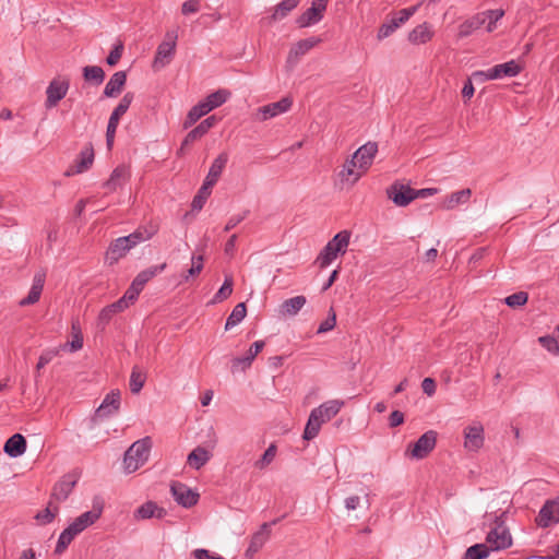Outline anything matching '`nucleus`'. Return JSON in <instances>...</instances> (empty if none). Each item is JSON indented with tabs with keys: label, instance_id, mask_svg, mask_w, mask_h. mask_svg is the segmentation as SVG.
Segmentation results:
<instances>
[{
	"label": "nucleus",
	"instance_id": "f257e3e1",
	"mask_svg": "<svg viewBox=\"0 0 559 559\" xmlns=\"http://www.w3.org/2000/svg\"><path fill=\"white\" fill-rule=\"evenodd\" d=\"M157 233L156 226H140L128 236L115 239L106 252V260L110 265L117 263L121 258L136 245L150 240Z\"/></svg>",
	"mask_w": 559,
	"mask_h": 559
},
{
	"label": "nucleus",
	"instance_id": "f03ea898",
	"mask_svg": "<svg viewBox=\"0 0 559 559\" xmlns=\"http://www.w3.org/2000/svg\"><path fill=\"white\" fill-rule=\"evenodd\" d=\"M344 404V401L341 400H330L313 408L306 424L302 438L305 440L314 439L318 436L322 424L335 417Z\"/></svg>",
	"mask_w": 559,
	"mask_h": 559
},
{
	"label": "nucleus",
	"instance_id": "7ed1b4c3",
	"mask_svg": "<svg viewBox=\"0 0 559 559\" xmlns=\"http://www.w3.org/2000/svg\"><path fill=\"white\" fill-rule=\"evenodd\" d=\"M152 449V439L144 437L131 444L123 456V468L127 473H133L139 469L148 460Z\"/></svg>",
	"mask_w": 559,
	"mask_h": 559
},
{
	"label": "nucleus",
	"instance_id": "20e7f679",
	"mask_svg": "<svg viewBox=\"0 0 559 559\" xmlns=\"http://www.w3.org/2000/svg\"><path fill=\"white\" fill-rule=\"evenodd\" d=\"M504 515L506 512H502L495 516L493 527L487 534L486 542L491 550L506 549L512 545L511 534L504 524Z\"/></svg>",
	"mask_w": 559,
	"mask_h": 559
},
{
	"label": "nucleus",
	"instance_id": "39448f33",
	"mask_svg": "<svg viewBox=\"0 0 559 559\" xmlns=\"http://www.w3.org/2000/svg\"><path fill=\"white\" fill-rule=\"evenodd\" d=\"M133 98H134L133 93H131V92L126 93L123 95V97L120 99L117 107L112 110V112L109 117L107 130H106V143L109 148L112 146V143L115 140V134H116V131H117V128L119 124V120H120L121 116H123L127 112V110L129 109Z\"/></svg>",
	"mask_w": 559,
	"mask_h": 559
},
{
	"label": "nucleus",
	"instance_id": "423d86ee",
	"mask_svg": "<svg viewBox=\"0 0 559 559\" xmlns=\"http://www.w3.org/2000/svg\"><path fill=\"white\" fill-rule=\"evenodd\" d=\"M177 33L168 31L165 35V40L162 41L156 50L154 58V68H164L171 60L176 50Z\"/></svg>",
	"mask_w": 559,
	"mask_h": 559
},
{
	"label": "nucleus",
	"instance_id": "0eeeda50",
	"mask_svg": "<svg viewBox=\"0 0 559 559\" xmlns=\"http://www.w3.org/2000/svg\"><path fill=\"white\" fill-rule=\"evenodd\" d=\"M120 403H121L120 391H118V390L110 391L105 396V399L103 400V402L98 406V408L95 411V414H94L92 420L94 423H97L98 420L108 418V417L117 414L118 411L120 409Z\"/></svg>",
	"mask_w": 559,
	"mask_h": 559
},
{
	"label": "nucleus",
	"instance_id": "6e6552de",
	"mask_svg": "<svg viewBox=\"0 0 559 559\" xmlns=\"http://www.w3.org/2000/svg\"><path fill=\"white\" fill-rule=\"evenodd\" d=\"M464 448L468 452H478L485 442V430L480 423H473L464 428Z\"/></svg>",
	"mask_w": 559,
	"mask_h": 559
},
{
	"label": "nucleus",
	"instance_id": "1a4fd4ad",
	"mask_svg": "<svg viewBox=\"0 0 559 559\" xmlns=\"http://www.w3.org/2000/svg\"><path fill=\"white\" fill-rule=\"evenodd\" d=\"M328 2L329 0H312L311 7L296 20L297 25L304 28L319 23L326 10Z\"/></svg>",
	"mask_w": 559,
	"mask_h": 559
},
{
	"label": "nucleus",
	"instance_id": "9d476101",
	"mask_svg": "<svg viewBox=\"0 0 559 559\" xmlns=\"http://www.w3.org/2000/svg\"><path fill=\"white\" fill-rule=\"evenodd\" d=\"M559 523V499H548L545 501L544 506L540 508L538 515L536 518V524L546 528L551 524Z\"/></svg>",
	"mask_w": 559,
	"mask_h": 559
},
{
	"label": "nucleus",
	"instance_id": "9b49d317",
	"mask_svg": "<svg viewBox=\"0 0 559 559\" xmlns=\"http://www.w3.org/2000/svg\"><path fill=\"white\" fill-rule=\"evenodd\" d=\"M170 492L175 501L187 509L195 506L200 497L198 492L180 481H174L170 485Z\"/></svg>",
	"mask_w": 559,
	"mask_h": 559
},
{
	"label": "nucleus",
	"instance_id": "f8f14e48",
	"mask_svg": "<svg viewBox=\"0 0 559 559\" xmlns=\"http://www.w3.org/2000/svg\"><path fill=\"white\" fill-rule=\"evenodd\" d=\"M292 105L293 99L290 97H283L278 102L271 103L258 108L254 117L259 121H265L288 111Z\"/></svg>",
	"mask_w": 559,
	"mask_h": 559
},
{
	"label": "nucleus",
	"instance_id": "ddd939ff",
	"mask_svg": "<svg viewBox=\"0 0 559 559\" xmlns=\"http://www.w3.org/2000/svg\"><path fill=\"white\" fill-rule=\"evenodd\" d=\"M436 443L437 432L435 430H428L413 444L409 455L413 459L421 460L435 449Z\"/></svg>",
	"mask_w": 559,
	"mask_h": 559
},
{
	"label": "nucleus",
	"instance_id": "4468645a",
	"mask_svg": "<svg viewBox=\"0 0 559 559\" xmlns=\"http://www.w3.org/2000/svg\"><path fill=\"white\" fill-rule=\"evenodd\" d=\"M70 83L68 80L53 79L46 90L45 107L51 109L63 99L69 91Z\"/></svg>",
	"mask_w": 559,
	"mask_h": 559
},
{
	"label": "nucleus",
	"instance_id": "2eb2a0df",
	"mask_svg": "<svg viewBox=\"0 0 559 559\" xmlns=\"http://www.w3.org/2000/svg\"><path fill=\"white\" fill-rule=\"evenodd\" d=\"M386 194L390 200L396 206H407L412 201L415 200L414 189L409 186H404L399 182H394L386 189Z\"/></svg>",
	"mask_w": 559,
	"mask_h": 559
},
{
	"label": "nucleus",
	"instance_id": "dca6fc26",
	"mask_svg": "<svg viewBox=\"0 0 559 559\" xmlns=\"http://www.w3.org/2000/svg\"><path fill=\"white\" fill-rule=\"evenodd\" d=\"M80 475L76 472H71L63 475L60 480L55 485L51 497L58 501L68 499L73 488L75 487Z\"/></svg>",
	"mask_w": 559,
	"mask_h": 559
},
{
	"label": "nucleus",
	"instance_id": "f3484780",
	"mask_svg": "<svg viewBox=\"0 0 559 559\" xmlns=\"http://www.w3.org/2000/svg\"><path fill=\"white\" fill-rule=\"evenodd\" d=\"M321 39L319 37H309L297 41L289 50L287 56V64L295 67L299 59L317 46Z\"/></svg>",
	"mask_w": 559,
	"mask_h": 559
},
{
	"label": "nucleus",
	"instance_id": "a211bd4d",
	"mask_svg": "<svg viewBox=\"0 0 559 559\" xmlns=\"http://www.w3.org/2000/svg\"><path fill=\"white\" fill-rule=\"evenodd\" d=\"M378 152V144L376 142H367L360 146L354 154V159L358 164V168L364 173L371 166L372 160Z\"/></svg>",
	"mask_w": 559,
	"mask_h": 559
},
{
	"label": "nucleus",
	"instance_id": "6ab92c4d",
	"mask_svg": "<svg viewBox=\"0 0 559 559\" xmlns=\"http://www.w3.org/2000/svg\"><path fill=\"white\" fill-rule=\"evenodd\" d=\"M93 162H94V148L90 144L81 151L79 158L75 162V165L73 167L69 168L64 173V175L67 177H70L73 175L82 174L91 168V166L93 165Z\"/></svg>",
	"mask_w": 559,
	"mask_h": 559
},
{
	"label": "nucleus",
	"instance_id": "aec40b11",
	"mask_svg": "<svg viewBox=\"0 0 559 559\" xmlns=\"http://www.w3.org/2000/svg\"><path fill=\"white\" fill-rule=\"evenodd\" d=\"M218 122V118L216 116H210L201 121L194 129H192L185 138L181 144V150L183 146L189 145L190 143L201 139L204 136L210 129H212Z\"/></svg>",
	"mask_w": 559,
	"mask_h": 559
},
{
	"label": "nucleus",
	"instance_id": "412c9836",
	"mask_svg": "<svg viewBox=\"0 0 559 559\" xmlns=\"http://www.w3.org/2000/svg\"><path fill=\"white\" fill-rule=\"evenodd\" d=\"M46 274L44 272H37L33 277V284L28 292V295L19 301L21 307L36 304L41 295Z\"/></svg>",
	"mask_w": 559,
	"mask_h": 559
},
{
	"label": "nucleus",
	"instance_id": "4be33fe9",
	"mask_svg": "<svg viewBox=\"0 0 559 559\" xmlns=\"http://www.w3.org/2000/svg\"><path fill=\"white\" fill-rule=\"evenodd\" d=\"M521 66L515 60H511L490 68L489 78H492L493 80L514 78L521 72Z\"/></svg>",
	"mask_w": 559,
	"mask_h": 559
},
{
	"label": "nucleus",
	"instance_id": "5701e85b",
	"mask_svg": "<svg viewBox=\"0 0 559 559\" xmlns=\"http://www.w3.org/2000/svg\"><path fill=\"white\" fill-rule=\"evenodd\" d=\"M167 514L164 508H159L154 501H147L134 512V519L147 520L152 518L163 519Z\"/></svg>",
	"mask_w": 559,
	"mask_h": 559
},
{
	"label": "nucleus",
	"instance_id": "b1692460",
	"mask_svg": "<svg viewBox=\"0 0 559 559\" xmlns=\"http://www.w3.org/2000/svg\"><path fill=\"white\" fill-rule=\"evenodd\" d=\"M270 535V524L263 523L261 525L260 531H258L251 537L248 549L246 550V557L251 558L255 552H258L265 542L267 540Z\"/></svg>",
	"mask_w": 559,
	"mask_h": 559
},
{
	"label": "nucleus",
	"instance_id": "393cba45",
	"mask_svg": "<svg viewBox=\"0 0 559 559\" xmlns=\"http://www.w3.org/2000/svg\"><path fill=\"white\" fill-rule=\"evenodd\" d=\"M3 450L10 457H19L26 451V440L21 433H15L5 441Z\"/></svg>",
	"mask_w": 559,
	"mask_h": 559
},
{
	"label": "nucleus",
	"instance_id": "a878e982",
	"mask_svg": "<svg viewBox=\"0 0 559 559\" xmlns=\"http://www.w3.org/2000/svg\"><path fill=\"white\" fill-rule=\"evenodd\" d=\"M127 82V74L124 71L115 72L104 88V95L106 97L118 96Z\"/></svg>",
	"mask_w": 559,
	"mask_h": 559
},
{
	"label": "nucleus",
	"instance_id": "bb28decb",
	"mask_svg": "<svg viewBox=\"0 0 559 559\" xmlns=\"http://www.w3.org/2000/svg\"><path fill=\"white\" fill-rule=\"evenodd\" d=\"M307 299L305 296L299 295L284 300L280 306V314L283 317H295L301 308L306 305Z\"/></svg>",
	"mask_w": 559,
	"mask_h": 559
},
{
	"label": "nucleus",
	"instance_id": "cd10ccee",
	"mask_svg": "<svg viewBox=\"0 0 559 559\" xmlns=\"http://www.w3.org/2000/svg\"><path fill=\"white\" fill-rule=\"evenodd\" d=\"M362 174L364 171L358 168L356 159H354V156H352V158L346 159L338 176L343 181H347L354 185L356 181H358Z\"/></svg>",
	"mask_w": 559,
	"mask_h": 559
},
{
	"label": "nucleus",
	"instance_id": "c85d7f7f",
	"mask_svg": "<svg viewBox=\"0 0 559 559\" xmlns=\"http://www.w3.org/2000/svg\"><path fill=\"white\" fill-rule=\"evenodd\" d=\"M81 532L76 526H74L73 523L69 524L68 527H66L61 534L59 535L55 554L61 555L66 551L68 546L72 543V540L79 535Z\"/></svg>",
	"mask_w": 559,
	"mask_h": 559
},
{
	"label": "nucleus",
	"instance_id": "c756f323",
	"mask_svg": "<svg viewBox=\"0 0 559 559\" xmlns=\"http://www.w3.org/2000/svg\"><path fill=\"white\" fill-rule=\"evenodd\" d=\"M81 532L76 526H74L73 523L69 524L68 527H66L61 534L59 535L55 554L61 555L66 551L68 546L72 543V540L79 535Z\"/></svg>",
	"mask_w": 559,
	"mask_h": 559
},
{
	"label": "nucleus",
	"instance_id": "7c9ffc66",
	"mask_svg": "<svg viewBox=\"0 0 559 559\" xmlns=\"http://www.w3.org/2000/svg\"><path fill=\"white\" fill-rule=\"evenodd\" d=\"M81 532L76 526H74L73 523L69 524L68 527H66L61 534L59 535L55 554L61 555L66 551L68 546L72 543V540L79 535Z\"/></svg>",
	"mask_w": 559,
	"mask_h": 559
},
{
	"label": "nucleus",
	"instance_id": "2f4dec72",
	"mask_svg": "<svg viewBox=\"0 0 559 559\" xmlns=\"http://www.w3.org/2000/svg\"><path fill=\"white\" fill-rule=\"evenodd\" d=\"M228 154L226 152L221 153L212 163L209 173L204 180L210 181L211 183L215 185L217 180L219 179L227 162H228Z\"/></svg>",
	"mask_w": 559,
	"mask_h": 559
},
{
	"label": "nucleus",
	"instance_id": "473e14b6",
	"mask_svg": "<svg viewBox=\"0 0 559 559\" xmlns=\"http://www.w3.org/2000/svg\"><path fill=\"white\" fill-rule=\"evenodd\" d=\"M433 36V32L431 31V26L428 23H423L417 25L413 31L408 34V40L412 44L420 45L429 41Z\"/></svg>",
	"mask_w": 559,
	"mask_h": 559
},
{
	"label": "nucleus",
	"instance_id": "72a5a7b5",
	"mask_svg": "<svg viewBox=\"0 0 559 559\" xmlns=\"http://www.w3.org/2000/svg\"><path fill=\"white\" fill-rule=\"evenodd\" d=\"M121 305L122 301L117 300L100 310L97 318V326L100 330H104L106 328V325L110 322L115 314L124 310Z\"/></svg>",
	"mask_w": 559,
	"mask_h": 559
},
{
	"label": "nucleus",
	"instance_id": "f704fd0d",
	"mask_svg": "<svg viewBox=\"0 0 559 559\" xmlns=\"http://www.w3.org/2000/svg\"><path fill=\"white\" fill-rule=\"evenodd\" d=\"M166 263L150 266L138 273L132 283L143 290L145 284L150 282L153 277H155L157 274L162 273L166 269Z\"/></svg>",
	"mask_w": 559,
	"mask_h": 559
},
{
	"label": "nucleus",
	"instance_id": "c9c22d12",
	"mask_svg": "<svg viewBox=\"0 0 559 559\" xmlns=\"http://www.w3.org/2000/svg\"><path fill=\"white\" fill-rule=\"evenodd\" d=\"M265 345V342L264 341H257L254 342L247 355L245 357H236L233 359V369L237 368L238 366L242 365L243 368H247V367H250V365L252 364L253 359L257 357V355L263 349Z\"/></svg>",
	"mask_w": 559,
	"mask_h": 559
},
{
	"label": "nucleus",
	"instance_id": "e433bc0d",
	"mask_svg": "<svg viewBox=\"0 0 559 559\" xmlns=\"http://www.w3.org/2000/svg\"><path fill=\"white\" fill-rule=\"evenodd\" d=\"M102 515V508H93L79 515L72 523L82 533L84 530L93 525Z\"/></svg>",
	"mask_w": 559,
	"mask_h": 559
},
{
	"label": "nucleus",
	"instance_id": "4c0bfd02",
	"mask_svg": "<svg viewBox=\"0 0 559 559\" xmlns=\"http://www.w3.org/2000/svg\"><path fill=\"white\" fill-rule=\"evenodd\" d=\"M472 190L469 188L462 189L460 191L451 193L442 203V207L445 210H453L460 204H465L469 201Z\"/></svg>",
	"mask_w": 559,
	"mask_h": 559
},
{
	"label": "nucleus",
	"instance_id": "58836bf2",
	"mask_svg": "<svg viewBox=\"0 0 559 559\" xmlns=\"http://www.w3.org/2000/svg\"><path fill=\"white\" fill-rule=\"evenodd\" d=\"M484 25V16L479 15V13L475 14L471 19L464 21L459 26V37L464 38L473 34L476 29L480 28Z\"/></svg>",
	"mask_w": 559,
	"mask_h": 559
},
{
	"label": "nucleus",
	"instance_id": "ea45409f",
	"mask_svg": "<svg viewBox=\"0 0 559 559\" xmlns=\"http://www.w3.org/2000/svg\"><path fill=\"white\" fill-rule=\"evenodd\" d=\"M210 459V452L202 447H198L189 453L187 462L194 469H200L209 462Z\"/></svg>",
	"mask_w": 559,
	"mask_h": 559
},
{
	"label": "nucleus",
	"instance_id": "a19ab883",
	"mask_svg": "<svg viewBox=\"0 0 559 559\" xmlns=\"http://www.w3.org/2000/svg\"><path fill=\"white\" fill-rule=\"evenodd\" d=\"M128 177V169L124 166L116 167L104 187L109 191H115L123 185Z\"/></svg>",
	"mask_w": 559,
	"mask_h": 559
},
{
	"label": "nucleus",
	"instance_id": "79ce46f5",
	"mask_svg": "<svg viewBox=\"0 0 559 559\" xmlns=\"http://www.w3.org/2000/svg\"><path fill=\"white\" fill-rule=\"evenodd\" d=\"M229 96H230L229 91L218 90V91L207 95L206 98L202 102L207 107V109L210 111H212L213 109H215V108L222 106L224 103H226L227 99L229 98Z\"/></svg>",
	"mask_w": 559,
	"mask_h": 559
},
{
	"label": "nucleus",
	"instance_id": "37998d69",
	"mask_svg": "<svg viewBox=\"0 0 559 559\" xmlns=\"http://www.w3.org/2000/svg\"><path fill=\"white\" fill-rule=\"evenodd\" d=\"M247 314V307L245 302H239L235 306L231 313L228 316L226 323H225V330L228 331L239 324Z\"/></svg>",
	"mask_w": 559,
	"mask_h": 559
},
{
	"label": "nucleus",
	"instance_id": "c03bdc74",
	"mask_svg": "<svg viewBox=\"0 0 559 559\" xmlns=\"http://www.w3.org/2000/svg\"><path fill=\"white\" fill-rule=\"evenodd\" d=\"M299 3V0H282L275 8L271 16L273 21H280L286 17Z\"/></svg>",
	"mask_w": 559,
	"mask_h": 559
},
{
	"label": "nucleus",
	"instance_id": "a18cd8bd",
	"mask_svg": "<svg viewBox=\"0 0 559 559\" xmlns=\"http://www.w3.org/2000/svg\"><path fill=\"white\" fill-rule=\"evenodd\" d=\"M209 112L210 110L207 109L203 102L198 103L189 110L183 122V128L188 129L192 127L201 117L205 116Z\"/></svg>",
	"mask_w": 559,
	"mask_h": 559
},
{
	"label": "nucleus",
	"instance_id": "49530a36",
	"mask_svg": "<svg viewBox=\"0 0 559 559\" xmlns=\"http://www.w3.org/2000/svg\"><path fill=\"white\" fill-rule=\"evenodd\" d=\"M350 233L348 230H342L337 233L329 242L337 253L344 254L349 245Z\"/></svg>",
	"mask_w": 559,
	"mask_h": 559
},
{
	"label": "nucleus",
	"instance_id": "de8ad7c7",
	"mask_svg": "<svg viewBox=\"0 0 559 559\" xmlns=\"http://www.w3.org/2000/svg\"><path fill=\"white\" fill-rule=\"evenodd\" d=\"M146 381V373L142 371L138 366L132 368L130 374V390L133 394L140 393Z\"/></svg>",
	"mask_w": 559,
	"mask_h": 559
},
{
	"label": "nucleus",
	"instance_id": "09e8293b",
	"mask_svg": "<svg viewBox=\"0 0 559 559\" xmlns=\"http://www.w3.org/2000/svg\"><path fill=\"white\" fill-rule=\"evenodd\" d=\"M234 280L231 275H226L223 285L216 292L210 304L215 305L224 301L233 294Z\"/></svg>",
	"mask_w": 559,
	"mask_h": 559
},
{
	"label": "nucleus",
	"instance_id": "8fccbe9b",
	"mask_svg": "<svg viewBox=\"0 0 559 559\" xmlns=\"http://www.w3.org/2000/svg\"><path fill=\"white\" fill-rule=\"evenodd\" d=\"M479 15L484 16V25H486L487 32L490 33L496 28L497 22L504 15V11L501 9L487 10L480 12Z\"/></svg>",
	"mask_w": 559,
	"mask_h": 559
},
{
	"label": "nucleus",
	"instance_id": "3c124183",
	"mask_svg": "<svg viewBox=\"0 0 559 559\" xmlns=\"http://www.w3.org/2000/svg\"><path fill=\"white\" fill-rule=\"evenodd\" d=\"M337 255V251L326 243L317 257L316 263L320 269H325L336 259Z\"/></svg>",
	"mask_w": 559,
	"mask_h": 559
},
{
	"label": "nucleus",
	"instance_id": "603ef678",
	"mask_svg": "<svg viewBox=\"0 0 559 559\" xmlns=\"http://www.w3.org/2000/svg\"><path fill=\"white\" fill-rule=\"evenodd\" d=\"M83 76L86 81L93 82L95 85H99L105 79V72L98 66H86L83 68Z\"/></svg>",
	"mask_w": 559,
	"mask_h": 559
},
{
	"label": "nucleus",
	"instance_id": "864d4df0",
	"mask_svg": "<svg viewBox=\"0 0 559 559\" xmlns=\"http://www.w3.org/2000/svg\"><path fill=\"white\" fill-rule=\"evenodd\" d=\"M490 550L486 544H475L466 549L463 559H486Z\"/></svg>",
	"mask_w": 559,
	"mask_h": 559
},
{
	"label": "nucleus",
	"instance_id": "5fc2aeb1",
	"mask_svg": "<svg viewBox=\"0 0 559 559\" xmlns=\"http://www.w3.org/2000/svg\"><path fill=\"white\" fill-rule=\"evenodd\" d=\"M276 452V445L274 443L270 444L262 456L254 463V467L258 469L266 468L274 461Z\"/></svg>",
	"mask_w": 559,
	"mask_h": 559
},
{
	"label": "nucleus",
	"instance_id": "6e6d98bb",
	"mask_svg": "<svg viewBox=\"0 0 559 559\" xmlns=\"http://www.w3.org/2000/svg\"><path fill=\"white\" fill-rule=\"evenodd\" d=\"M70 347V352H76L83 347V335L78 322L72 323V341L64 345Z\"/></svg>",
	"mask_w": 559,
	"mask_h": 559
},
{
	"label": "nucleus",
	"instance_id": "4d7b16f0",
	"mask_svg": "<svg viewBox=\"0 0 559 559\" xmlns=\"http://www.w3.org/2000/svg\"><path fill=\"white\" fill-rule=\"evenodd\" d=\"M142 292L141 288L135 286L133 283L129 286V288L126 290L123 296L118 299V301H122V308L127 309L130 305H132L139 297L140 293Z\"/></svg>",
	"mask_w": 559,
	"mask_h": 559
},
{
	"label": "nucleus",
	"instance_id": "13d9d810",
	"mask_svg": "<svg viewBox=\"0 0 559 559\" xmlns=\"http://www.w3.org/2000/svg\"><path fill=\"white\" fill-rule=\"evenodd\" d=\"M528 300L526 292H518L504 298V304L510 308H519L524 306Z\"/></svg>",
	"mask_w": 559,
	"mask_h": 559
},
{
	"label": "nucleus",
	"instance_id": "bf43d9fd",
	"mask_svg": "<svg viewBox=\"0 0 559 559\" xmlns=\"http://www.w3.org/2000/svg\"><path fill=\"white\" fill-rule=\"evenodd\" d=\"M538 343L550 354L558 355L559 354V343L557 338L552 335H544L538 337Z\"/></svg>",
	"mask_w": 559,
	"mask_h": 559
},
{
	"label": "nucleus",
	"instance_id": "052dcab7",
	"mask_svg": "<svg viewBox=\"0 0 559 559\" xmlns=\"http://www.w3.org/2000/svg\"><path fill=\"white\" fill-rule=\"evenodd\" d=\"M203 255L192 254L191 257V267L188 270L187 274L183 276L185 281H188L189 277L197 276L203 270Z\"/></svg>",
	"mask_w": 559,
	"mask_h": 559
},
{
	"label": "nucleus",
	"instance_id": "680f3d73",
	"mask_svg": "<svg viewBox=\"0 0 559 559\" xmlns=\"http://www.w3.org/2000/svg\"><path fill=\"white\" fill-rule=\"evenodd\" d=\"M51 508H52V503L49 502L48 507L45 510H43L41 512L36 514V516H35L36 520H38L41 524L51 523L53 521V519L56 518V514L59 511L58 506H55L53 510Z\"/></svg>",
	"mask_w": 559,
	"mask_h": 559
},
{
	"label": "nucleus",
	"instance_id": "e2e57ef3",
	"mask_svg": "<svg viewBox=\"0 0 559 559\" xmlns=\"http://www.w3.org/2000/svg\"><path fill=\"white\" fill-rule=\"evenodd\" d=\"M399 27L400 26L397 25L395 20L391 19L389 22H385L380 26L378 34H377V38L379 40H382V39L389 37L391 34H393L395 32V29Z\"/></svg>",
	"mask_w": 559,
	"mask_h": 559
},
{
	"label": "nucleus",
	"instance_id": "0e129e2a",
	"mask_svg": "<svg viewBox=\"0 0 559 559\" xmlns=\"http://www.w3.org/2000/svg\"><path fill=\"white\" fill-rule=\"evenodd\" d=\"M335 324H336V314L333 311V309H331L328 318L323 322H321L317 332L319 334L326 333V332L333 330Z\"/></svg>",
	"mask_w": 559,
	"mask_h": 559
},
{
	"label": "nucleus",
	"instance_id": "69168bd1",
	"mask_svg": "<svg viewBox=\"0 0 559 559\" xmlns=\"http://www.w3.org/2000/svg\"><path fill=\"white\" fill-rule=\"evenodd\" d=\"M418 9V5H413V7H409V8H405V9H402L399 11L397 13V16H394L393 19L395 20V22L397 23L399 26H401L402 24H404L406 21L409 20V17L415 14V12L417 11Z\"/></svg>",
	"mask_w": 559,
	"mask_h": 559
},
{
	"label": "nucleus",
	"instance_id": "338daca9",
	"mask_svg": "<svg viewBox=\"0 0 559 559\" xmlns=\"http://www.w3.org/2000/svg\"><path fill=\"white\" fill-rule=\"evenodd\" d=\"M122 52H123V44L119 43L109 52V55L106 59V62L111 67L116 66L119 62V60L121 59Z\"/></svg>",
	"mask_w": 559,
	"mask_h": 559
},
{
	"label": "nucleus",
	"instance_id": "774afa93",
	"mask_svg": "<svg viewBox=\"0 0 559 559\" xmlns=\"http://www.w3.org/2000/svg\"><path fill=\"white\" fill-rule=\"evenodd\" d=\"M57 354L58 350L55 349L44 352L38 358L36 370L39 371L41 368L48 365L57 356Z\"/></svg>",
	"mask_w": 559,
	"mask_h": 559
}]
</instances>
